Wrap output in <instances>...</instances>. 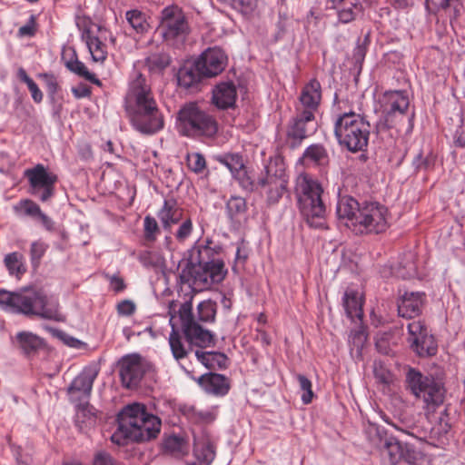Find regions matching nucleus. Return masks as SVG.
I'll list each match as a JSON object with an SVG mask.
<instances>
[{"mask_svg": "<svg viewBox=\"0 0 465 465\" xmlns=\"http://www.w3.org/2000/svg\"><path fill=\"white\" fill-rule=\"evenodd\" d=\"M305 162L316 164H325L328 161V153L325 148L321 144H312L303 153Z\"/></svg>", "mask_w": 465, "mask_h": 465, "instance_id": "obj_37", "label": "nucleus"}, {"mask_svg": "<svg viewBox=\"0 0 465 465\" xmlns=\"http://www.w3.org/2000/svg\"><path fill=\"white\" fill-rule=\"evenodd\" d=\"M374 375L375 378L381 383L389 384L392 381V374L380 362L374 363Z\"/></svg>", "mask_w": 465, "mask_h": 465, "instance_id": "obj_47", "label": "nucleus"}, {"mask_svg": "<svg viewBox=\"0 0 465 465\" xmlns=\"http://www.w3.org/2000/svg\"><path fill=\"white\" fill-rule=\"evenodd\" d=\"M296 379L299 382L300 390L302 391V401L303 404H309L312 402L314 394L312 391V381L302 374H297Z\"/></svg>", "mask_w": 465, "mask_h": 465, "instance_id": "obj_43", "label": "nucleus"}, {"mask_svg": "<svg viewBox=\"0 0 465 465\" xmlns=\"http://www.w3.org/2000/svg\"><path fill=\"white\" fill-rule=\"evenodd\" d=\"M18 77L20 78L21 81H23L24 83L26 84V85L31 83L32 81H34L33 79H31L28 74H26L25 70L23 69V68H20L18 70Z\"/></svg>", "mask_w": 465, "mask_h": 465, "instance_id": "obj_63", "label": "nucleus"}, {"mask_svg": "<svg viewBox=\"0 0 465 465\" xmlns=\"http://www.w3.org/2000/svg\"><path fill=\"white\" fill-rule=\"evenodd\" d=\"M215 160L228 168L233 177H237L244 167L242 157L239 153L217 155Z\"/></svg>", "mask_w": 465, "mask_h": 465, "instance_id": "obj_30", "label": "nucleus"}, {"mask_svg": "<svg viewBox=\"0 0 465 465\" xmlns=\"http://www.w3.org/2000/svg\"><path fill=\"white\" fill-rule=\"evenodd\" d=\"M209 242L204 245H198L193 250H198L197 262L185 261L179 264V277L182 283L188 284L193 292H202L209 289L213 284L223 281L227 274L223 261L220 259L210 260L214 248Z\"/></svg>", "mask_w": 465, "mask_h": 465, "instance_id": "obj_4", "label": "nucleus"}, {"mask_svg": "<svg viewBox=\"0 0 465 465\" xmlns=\"http://www.w3.org/2000/svg\"><path fill=\"white\" fill-rule=\"evenodd\" d=\"M14 211L17 215H25L37 220L42 212L40 206L30 199L21 200L14 206Z\"/></svg>", "mask_w": 465, "mask_h": 465, "instance_id": "obj_39", "label": "nucleus"}, {"mask_svg": "<svg viewBox=\"0 0 465 465\" xmlns=\"http://www.w3.org/2000/svg\"><path fill=\"white\" fill-rule=\"evenodd\" d=\"M63 59L64 61L65 66L71 72L78 74L81 77H84L94 84L101 85V81L96 78L94 74L88 71L84 63L77 59L74 51L70 52V54L65 52L63 55Z\"/></svg>", "mask_w": 465, "mask_h": 465, "instance_id": "obj_27", "label": "nucleus"}, {"mask_svg": "<svg viewBox=\"0 0 465 465\" xmlns=\"http://www.w3.org/2000/svg\"><path fill=\"white\" fill-rule=\"evenodd\" d=\"M342 302L346 314L350 319L353 320L358 318L361 320L362 318L363 296L361 292L354 289H347L344 292Z\"/></svg>", "mask_w": 465, "mask_h": 465, "instance_id": "obj_25", "label": "nucleus"}, {"mask_svg": "<svg viewBox=\"0 0 465 465\" xmlns=\"http://www.w3.org/2000/svg\"><path fill=\"white\" fill-rule=\"evenodd\" d=\"M211 355L210 352H203L200 351H195V356L197 357L198 361L203 363V365H208L209 356Z\"/></svg>", "mask_w": 465, "mask_h": 465, "instance_id": "obj_59", "label": "nucleus"}, {"mask_svg": "<svg viewBox=\"0 0 465 465\" xmlns=\"http://www.w3.org/2000/svg\"><path fill=\"white\" fill-rule=\"evenodd\" d=\"M124 108L133 126L142 134H152L163 127V117L158 109L145 77L134 72L124 99Z\"/></svg>", "mask_w": 465, "mask_h": 465, "instance_id": "obj_1", "label": "nucleus"}, {"mask_svg": "<svg viewBox=\"0 0 465 465\" xmlns=\"http://www.w3.org/2000/svg\"><path fill=\"white\" fill-rule=\"evenodd\" d=\"M365 433L371 442H376L378 440H381L383 430L374 423H369L365 429Z\"/></svg>", "mask_w": 465, "mask_h": 465, "instance_id": "obj_50", "label": "nucleus"}, {"mask_svg": "<svg viewBox=\"0 0 465 465\" xmlns=\"http://www.w3.org/2000/svg\"><path fill=\"white\" fill-rule=\"evenodd\" d=\"M204 77L197 68V62L194 64L184 65L179 69L177 74L178 83L184 88H190L201 81Z\"/></svg>", "mask_w": 465, "mask_h": 465, "instance_id": "obj_29", "label": "nucleus"}, {"mask_svg": "<svg viewBox=\"0 0 465 465\" xmlns=\"http://www.w3.org/2000/svg\"><path fill=\"white\" fill-rule=\"evenodd\" d=\"M163 450L173 456L180 457L187 453L188 446L183 437L171 435L164 440Z\"/></svg>", "mask_w": 465, "mask_h": 465, "instance_id": "obj_31", "label": "nucleus"}, {"mask_svg": "<svg viewBox=\"0 0 465 465\" xmlns=\"http://www.w3.org/2000/svg\"><path fill=\"white\" fill-rule=\"evenodd\" d=\"M35 33V28L32 25H25L21 26L19 29V34L21 35H33Z\"/></svg>", "mask_w": 465, "mask_h": 465, "instance_id": "obj_62", "label": "nucleus"}, {"mask_svg": "<svg viewBox=\"0 0 465 465\" xmlns=\"http://www.w3.org/2000/svg\"><path fill=\"white\" fill-rule=\"evenodd\" d=\"M320 183L308 174H301L296 179L295 195L301 213L312 227H322L326 214Z\"/></svg>", "mask_w": 465, "mask_h": 465, "instance_id": "obj_6", "label": "nucleus"}, {"mask_svg": "<svg viewBox=\"0 0 465 465\" xmlns=\"http://www.w3.org/2000/svg\"><path fill=\"white\" fill-rule=\"evenodd\" d=\"M25 176L29 182V193L32 195L38 197L42 202H46L54 196L57 175L49 172L43 164L39 163L26 169Z\"/></svg>", "mask_w": 465, "mask_h": 465, "instance_id": "obj_13", "label": "nucleus"}, {"mask_svg": "<svg viewBox=\"0 0 465 465\" xmlns=\"http://www.w3.org/2000/svg\"><path fill=\"white\" fill-rule=\"evenodd\" d=\"M260 184L264 186L270 185L268 192V202L270 203H276L282 196L285 190V181L278 178H270L268 181L261 180Z\"/></svg>", "mask_w": 465, "mask_h": 465, "instance_id": "obj_36", "label": "nucleus"}, {"mask_svg": "<svg viewBox=\"0 0 465 465\" xmlns=\"http://www.w3.org/2000/svg\"><path fill=\"white\" fill-rule=\"evenodd\" d=\"M76 25L81 31L82 39L85 42L93 60L103 62L106 58L107 52L105 45L97 35L102 30L101 26L84 16L76 18Z\"/></svg>", "mask_w": 465, "mask_h": 465, "instance_id": "obj_16", "label": "nucleus"}, {"mask_svg": "<svg viewBox=\"0 0 465 465\" xmlns=\"http://www.w3.org/2000/svg\"><path fill=\"white\" fill-rule=\"evenodd\" d=\"M4 262L10 275L20 278L26 272L24 256L19 252L8 253Z\"/></svg>", "mask_w": 465, "mask_h": 465, "instance_id": "obj_32", "label": "nucleus"}, {"mask_svg": "<svg viewBox=\"0 0 465 465\" xmlns=\"http://www.w3.org/2000/svg\"><path fill=\"white\" fill-rule=\"evenodd\" d=\"M97 376V371L94 368H85L84 371L77 375L71 385L68 388V393L74 394L75 392H81L85 396H89L93 383Z\"/></svg>", "mask_w": 465, "mask_h": 465, "instance_id": "obj_24", "label": "nucleus"}, {"mask_svg": "<svg viewBox=\"0 0 465 465\" xmlns=\"http://www.w3.org/2000/svg\"><path fill=\"white\" fill-rule=\"evenodd\" d=\"M161 430V420L148 413L140 403L123 409L118 416V428L111 436L114 443L121 446L128 440L144 441L156 438Z\"/></svg>", "mask_w": 465, "mask_h": 465, "instance_id": "obj_5", "label": "nucleus"}, {"mask_svg": "<svg viewBox=\"0 0 465 465\" xmlns=\"http://www.w3.org/2000/svg\"><path fill=\"white\" fill-rule=\"evenodd\" d=\"M408 341L411 348L420 357L433 356L437 353L438 346L421 320L412 321L407 325Z\"/></svg>", "mask_w": 465, "mask_h": 465, "instance_id": "obj_14", "label": "nucleus"}, {"mask_svg": "<svg viewBox=\"0 0 465 465\" xmlns=\"http://www.w3.org/2000/svg\"><path fill=\"white\" fill-rule=\"evenodd\" d=\"M93 465H114L112 457L104 451L95 454Z\"/></svg>", "mask_w": 465, "mask_h": 465, "instance_id": "obj_53", "label": "nucleus"}, {"mask_svg": "<svg viewBox=\"0 0 465 465\" xmlns=\"http://www.w3.org/2000/svg\"><path fill=\"white\" fill-rule=\"evenodd\" d=\"M72 93L76 98H84L91 94V89L84 84H80L76 87H73Z\"/></svg>", "mask_w": 465, "mask_h": 465, "instance_id": "obj_57", "label": "nucleus"}, {"mask_svg": "<svg viewBox=\"0 0 465 465\" xmlns=\"http://www.w3.org/2000/svg\"><path fill=\"white\" fill-rule=\"evenodd\" d=\"M316 129L315 115L310 112H300V109H296V115L291 119L287 126L286 143L292 149L296 148Z\"/></svg>", "mask_w": 465, "mask_h": 465, "instance_id": "obj_15", "label": "nucleus"}, {"mask_svg": "<svg viewBox=\"0 0 465 465\" xmlns=\"http://www.w3.org/2000/svg\"><path fill=\"white\" fill-rule=\"evenodd\" d=\"M126 20L130 26L137 33L143 34L149 28L146 16L139 10H130L125 14Z\"/></svg>", "mask_w": 465, "mask_h": 465, "instance_id": "obj_35", "label": "nucleus"}, {"mask_svg": "<svg viewBox=\"0 0 465 465\" xmlns=\"http://www.w3.org/2000/svg\"><path fill=\"white\" fill-rule=\"evenodd\" d=\"M460 0H440V5L441 8L446 9L450 6H454L455 13H459V6L460 5Z\"/></svg>", "mask_w": 465, "mask_h": 465, "instance_id": "obj_58", "label": "nucleus"}, {"mask_svg": "<svg viewBox=\"0 0 465 465\" xmlns=\"http://www.w3.org/2000/svg\"><path fill=\"white\" fill-rule=\"evenodd\" d=\"M144 372L145 365L139 355H128L120 361V376L126 388L137 386Z\"/></svg>", "mask_w": 465, "mask_h": 465, "instance_id": "obj_18", "label": "nucleus"}, {"mask_svg": "<svg viewBox=\"0 0 465 465\" xmlns=\"http://www.w3.org/2000/svg\"><path fill=\"white\" fill-rule=\"evenodd\" d=\"M181 326L187 341L192 344L202 348H206L213 345V334L202 328L195 320L193 313L192 301L183 302L178 311Z\"/></svg>", "mask_w": 465, "mask_h": 465, "instance_id": "obj_11", "label": "nucleus"}, {"mask_svg": "<svg viewBox=\"0 0 465 465\" xmlns=\"http://www.w3.org/2000/svg\"><path fill=\"white\" fill-rule=\"evenodd\" d=\"M415 273H416V272H415V266H414V264L410 263V265H409V269H408V271H407L406 272H397V275H398L399 277H401V278H403V279H406V278H410V277L414 276V275H415Z\"/></svg>", "mask_w": 465, "mask_h": 465, "instance_id": "obj_61", "label": "nucleus"}, {"mask_svg": "<svg viewBox=\"0 0 465 465\" xmlns=\"http://www.w3.org/2000/svg\"><path fill=\"white\" fill-rule=\"evenodd\" d=\"M0 306L10 312L64 321V316L59 311L58 300L40 289L25 288L15 292L0 290Z\"/></svg>", "mask_w": 465, "mask_h": 465, "instance_id": "obj_3", "label": "nucleus"}, {"mask_svg": "<svg viewBox=\"0 0 465 465\" xmlns=\"http://www.w3.org/2000/svg\"><path fill=\"white\" fill-rule=\"evenodd\" d=\"M383 448L388 456L390 465H396L401 460H410L411 458V446L401 442L395 437L387 438Z\"/></svg>", "mask_w": 465, "mask_h": 465, "instance_id": "obj_23", "label": "nucleus"}, {"mask_svg": "<svg viewBox=\"0 0 465 465\" xmlns=\"http://www.w3.org/2000/svg\"><path fill=\"white\" fill-rule=\"evenodd\" d=\"M171 62L170 56L165 53L153 54L146 59V64L151 72L160 73Z\"/></svg>", "mask_w": 465, "mask_h": 465, "instance_id": "obj_40", "label": "nucleus"}, {"mask_svg": "<svg viewBox=\"0 0 465 465\" xmlns=\"http://www.w3.org/2000/svg\"><path fill=\"white\" fill-rule=\"evenodd\" d=\"M47 245L40 241L34 242L31 244L30 255L33 263H38L42 257L45 255Z\"/></svg>", "mask_w": 465, "mask_h": 465, "instance_id": "obj_46", "label": "nucleus"}, {"mask_svg": "<svg viewBox=\"0 0 465 465\" xmlns=\"http://www.w3.org/2000/svg\"><path fill=\"white\" fill-rule=\"evenodd\" d=\"M110 286L116 292H120L125 289L124 280L116 275L110 277Z\"/></svg>", "mask_w": 465, "mask_h": 465, "instance_id": "obj_56", "label": "nucleus"}, {"mask_svg": "<svg viewBox=\"0 0 465 465\" xmlns=\"http://www.w3.org/2000/svg\"><path fill=\"white\" fill-rule=\"evenodd\" d=\"M197 68L204 77H213L226 67L228 56L220 47L207 48L196 60Z\"/></svg>", "mask_w": 465, "mask_h": 465, "instance_id": "obj_17", "label": "nucleus"}, {"mask_svg": "<svg viewBox=\"0 0 465 465\" xmlns=\"http://www.w3.org/2000/svg\"><path fill=\"white\" fill-rule=\"evenodd\" d=\"M248 257L247 251L242 246L237 247L236 251V261L237 262H245Z\"/></svg>", "mask_w": 465, "mask_h": 465, "instance_id": "obj_60", "label": "nucleus"}, {"mask_svg": "<svg viewBox=\"0 0 465 465\" xmlns=\"http://www.w3.org/2000/svg\"><path fill=\"white\" fill-rule=\"evenodd\" d=\"M336 213L339 221L355 234L381 233L389 227V211L377 202L359 203L343 195L338 200Z\"/></svg>", "mask_w": 465, "mask_h": 465, "instance_id": "obj_2", "label": "nucleus"}, {"mask_svg": "<svg viewBox=\"0 0 465 465\" xmlns=\"http://www.w3.org/2000/svg\"><path fill=\"white\" fill-rule=\"evenodd\" d=\"M359 10L358 5H356V8L351 5H345L342 8L338 11L339 20L341 23H349L352 21L355 17L356 11Z\"/></svg>", "mask_w": 465, "mask_h": 465, "instance_id": "obj_49", "label": "nucleus"}, {"mask_svg": "<svg viewBox=\"0 0 465 465\" xmlns=\"http://www.w3.org/2000/svg\"><path fill=\"white\" fill-rule=\"evenodd\" d=\"M179 132L187 137H213L218 132L216 119L195 103L180 109L177 116Z\"/></svg>", "mask_w": 465, "mask_h": 465, "instance_id": "obj_8", "label": "nucleus"}, {"mask_svg": "<svg viewBox=\"0 0 465 465\" xmlns=\"http://www.w3.org/2000/svg\"><path fill=\"white\" fill-rule=\"evenodd\" d=\"M258 338L261 340V341L264 344V345H269L271 343V339L270 337L268 336V334L264 331H259V336Z\"/></svg>", "mask_w": 465, "mask_h": 465, "instance_id": "obj_64", "label": "nucleus"}, {"mask_svg": "<svg viewBox=\"0 0 465 465\" xmlns=\"http://www.w3.org/2000/svg\"><path fill=\"white\" fill-rule=\"evenodd\" d=\"M366 341V335L362 331H352L349 337V342L360 351Z\"/></svg>", "mask_w": 465, "mask_h": 465, "instance_id": "obj_51", "label": "nucleus"}, {"mask_svg": "<svg viewBox=\"0 0 465 465\" xmlns=\"http://www.w3.org/2000/svg\"><path fill=\"white\" fill-rule=\"evenodd\" d=\"M194 454L196 459L203 465H210L215 457V452L209 443L196 444L194 447Z\"/></svg>", "mask_w": 465, "mask_h": 465, "instance_id": "obj_42", "label": "nucleus"}, {"mask_svg": "<svg viewBox=\"0 0 465 465\" xmlns=\"http://www.w3.org/2000/svg\"><path fill=\"white\" fill-rule=\"evenodd\" d=\"M144 235L147 240H155L156 233L159 232V227L156 220L153 217L146 216L143 220Z\"/></svg>", "mask_w": 465, "mask_h": 465, "instance_id": "obj_45", "label": "nucleus"}, {"mask_svg": "<svg viewBox=\"0 0 465 465\" xmlns=\"http://www.w3.org/2000/svg\"><path fill=\"white\" fill-rule=\"evenodd\" d=\"M16 340L19 347L25 353L36 351L43 344V341L40 337L29 331H21L17 333Z\"/></svg>", "mask_w": 465, "mask_h": 465, "instance_id": "obj_33", "label": "nucleus"}, {"mask_svg": "<svg viewBox=\"0 0 465 465\" xmlns=\"http://www.w3.org/2000/svg\"><path fill=\"white\" fill-rule=\"evenodd\" d=\"M135 311V305L133 302L129 300L122 301L117 305V312L120 315L123 316H130Z\"/></svg>", "mask_w": 465, "mask_h": 465, "instance_id": "obj_52", "label": "nucleus"}, {"mask_svg": "<svg viewBox=\"0 0 465 465\" xmlns=\"http://www.w3.org/2000/svg\"><path fill=\"white\" fill-rule=\"evenodd\" d=\"M187 165L190 170L199 173L206 167L205 158L199 153H192L187 154Z\"/></svg>", "mask_w": 465, "mask_h": 465, "instance_id": "obj_44", "label": "nucleus"}, {"mask_svg": "<svg viewBox=\"0 0 465 465\" xmlns=\"http://www.w3.org/2000/svg\"><path fill=\"white\" fill-rule=\"evenodd\" d=\"M424 295L419 292H405L398 301L399 316L412 319L421 312Z\"/></svg>", "mask_w": 465, "mask_h": 465, "instance_id": "obj_20", "label": "nucleus"}, {"mask_svg": "<svg viewBox=\"0 0 465 465\" xmlns=\"http://www.w3.org/2000/svg\"><path fill=\"white\" fill-rule=\"evenodd\" d=\"M236 86L231 82L220 83L213 91V102L221 109L232 107L236 102Z\"/></svg>", "mask_w": 465, "mask_h": 465, "instance_id": "obj_22", "label": "nucleus"}, {"mask_svg": "<svg viewBox=\"0 0 465 465\" xmlns=\"http://www.w3.org/2000/svg\"><path fill=\"white\" fill-rule=\"evenodd\" d=\"M199 383L205 392L215 396H224L230 390V381L219 373H208L199 379Z\"/></svg>", "mask_w": 465, "mask_h": 465, "instance_id": "obj_21", "label": "nucleus"}, {"mask_svg": "<svg viewBox=\"0 0 465 465\" xmlns=\"http://www.w3.org/2000/svg\"><path fill=\"white\" fill-rule=\"evenodd\" d=\"M410 99L406 92L401 90H390L384 92L378 99L377 111L381 113V122L388 128L397 127L407 114Z\"/></svg>", "mask_w": 465, "mask_h": 465, "instance_id": "obj_9", "label": "nucleus"}, {"mask_svg": "<svg viewBox=\"0 0 465 465\" xmlns=\"http://www.w3.org/2000/svg\"><path fill=\"white\" fill-rule=\"evenodd\" d=\"M159 28L163 39L172 45L183 43L190 32L185 15L176 5L163 9Z\"/></svg>", "mask_w": 465, "mask_h": 465, "instance_id": "obj_10", "label": "nucleus"}, {"mask_svg": "<svg viewBox=\"0 0 465 465\" xmlns=\"http://www.w3.org/2000/svg\"><path fill=\"white\" fill-rule=\"evenodd\" d=\"M184 414L188 419L193 422L209 423L215 420V410H197L194 406H188L184 408Z\"/></svg>", "mask_w": 465, "mask_h": 465, "instance_id": "obj_34", "label": "nucleus"}, {"mask_svg": "<svg viewBox=\"0 0 465 465\" xmlns=\"http://www.w3.org/2000/svg\"><path fill=\"white\" fill-rule=\"evenodd\" d=\"M334 134L341 146L353 153L361 152L368 145L370 124L359 114L344 113L335 121Z\"/></svg>", "mask_w": 465, "mask_h": 465, "instance_id": "obj_7", "label": "nucleus"}, {"mask_svg": "<svg viewBox=\"0 0 465 465\" xmlns=\"http://www.w3.org/2000/svg\"><path fill=\"white\" fill-rule=\"evenodd\" d=\"M299 100L300 105L296 109H300V112H310L315 115L322 100V87L319 81L312 79L305 84Z\"/></svg>", "mask_w": 465, "mask_h": 465, "instance_id": "obj_19", "label": "nucleus"}, {"mask_svg": "<svg viewBox=\"0 0 465 465\" xmlns=\"http://www.w3.org/2000/svg\"><path fill=\"white\" fill-rule=\"evenodd\" d=\"M226 210L231 219H240L247 211L245 199L240 196H232L226 203Z\"/></svg>", "mask_w": 465, "mask_h": 465, "instance_id": "obj_38", "label": "nucleus"}, {"mask_svg": "<svg viewBox=\"0 0 465 465\" xmlns=\"http://www.w3.org/2000/svg\"><path fill=\"white\" fill-rule=\"evenodd\" d=\"M215 304L211 301L201 302L197 306V319L199 322H213L215 317Z\"/></svg>", "mask_w": 465, "mask_h": 465, "instance_id": "obj_41", "label": "nucleus"}, {"mask_svg": "<svg viewBox=\"0 0 465 465\" xmlns=\"http://www.w3.org/2000/svg\"><path fill=\"white\" fill-rule=\"evenodd\" d=\"M193 232V223L190 219H186L179 226L175 232V238L178 242H184Z\"/></svg>", "mask_w": 465, "mask_h": 465, "instance_id": "obj_48", "label": "nucleus"}, {"mask_svg": "<svg viewBox=\"0 0 465 465\" xmlns=\"http://www.w3.org/2000/svg\"><path fill=\"white\" fill-rule=\"evenodd\" d=\"M27 87L31 93L32 98L35 103H40L43 100V93L39 89L38 85L35 81H32L27 84Z\"/></svg>", "mask_w": 465, "mask_h": 465, "instance_id": "obj_54", "label": "nucleus"}, {"mask_svg": "<svg viewBox=\"0 0 465 465\" xmlns=\"http://www.w3.org/2000/svg\"><path fill=\"white\" fill-rule=\"evenodd\" d=\"M37 221H39L41 223V224L43 225V227L49 231V232H52L54 230V221L49 217L47 216L45 213L41 212L38 218H37Z\"/></svg>", "mask_w": 465, "mask_h": 465, "instance_id": "obj_55", "label": "nucleus"}, {"mask_svg": "<svg viewBox=\"0 0 465 465\" xmlns=\"http://www.w3.org/2000/svg\"><path fill=\"white\" fill-rule=\"evenodd\" d=\"M408 380L412 392L416 397L421 398L428 407L438 406L443 402L444 388L434 379L424 377L411 369L408 372Z\"/></svg>", "mask_w": 465, "mask_h": 465, "instance_id": "obj_12", "label": "nucleus"}, {"mask_svg": "<svg viewBox=\"0 0 465 465\" xmlns=\"http://www.w3.org/2000/svg\"><path fill=\"white\" fill-rule=\"evenodd\" d=\"M174 318L175 317L172 315L169 321L172 331L169 334L168 343L173 358L177 361H180L187 357L189 351L185 348L182 341V336L176 328V324L173 322Z\"/></svg>", "mask_w": 465, "mask_h": 465, "instance_id": "obj_28", "label": "nucleus"}, {"mask_svg": "<svg viewBox=\"0 0 465 465\" xmlns=\"http://www.w3.org/2000/svg\"><path fill=\"white\" fill-rule=\"evenodd\" d=\"M183 209L174 200H165L163 207L158 212V218L163 229L170 230L173 224L178 223L183 218Z\"/></svg>", "mask_w": 465, "mask_h": 465, "instance_id": "obj_26", "label": "nucleus"}]
</instances>
